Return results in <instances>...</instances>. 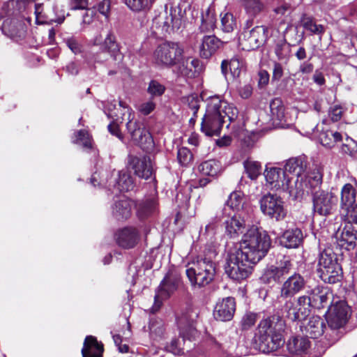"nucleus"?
<instances>
[{"mask_svg": "<svg viewBox=\"0 0 357 357\" xmlns=\"http://www.w3.org/2000/svg\"><path fill=\"white\" fill-rule=\"evenodd\" d=\"M157 208V202L154 199H147L136 204L137 215L141 220L146 219L153 215Z\"/></svg>", "mask_w": 357, "mask_h": 357, "instance_id": "obj_41", "label": "nucleus"}, {"mask_svg": "<svg viewBox=\"0 0 357 357\" xmlns=\"http://www.w3.org/2000/svg\"><path fill=\"white\" fill-rule=\"evenodd\" d=\"M135 143L143 149H149L153 145V137L149 131L144 126L131 137Z\"/></svg>", "mask_w": 357, "mask_h": 357, "instance_id": "obj_43", "label": "nucleus"}, {"mask_svg": "<svg viewBox=\"0 0 357 357\" xmlns=\"http://www.w3.org/2000/svg\"><path fill=\"white\" fill-rule=\"evenodd\" d=\"M342 108L340 105L331 107L328 111L329 117L333 122L340 121L342 118Z\"/></svg>", "mask_w": 357, "mask_h": 357, "instance_id": "obj_63", "label": "nucleus"}, {"mask_svg": "<svg viewBox=\"0 0 357 357\" xmlns=\"http://www.w3.org/2000/svg\"><path fill=\"white\" fill-rule=\"evenodd\" d=\"M187 8L190 10V6L179 4L168 10L165 5V9L153 17L152 27L162 34L181 31L187 22Z\"/></svg>", "mask_w": 357, "mask_h": 357, "instance_id": "obj_3", "label": "nucleus"}, {"mask_svg": "<svg viewBox=\"0 0 357 357\" xmlns=\"http://www.w3.org/2000/svg\"><path fill=\"white\" fill-rule=\"evenodd\" d=\"M107 116L109 119L112 120L107 126L108 131L112 135L116 136L121 141H123L124 137L120 130L119 125L123 123L124 119L122 116H119L118 114H114L113 113H107Z\"/></svg>", "mask_w": 357, "mask_h": 357, "instance_id": "obj_47", "label": "nucleus"}, {"mask_svg": "<svg viewBox=\"0 0 357 357\" xmlns=\"http://www.w3.org/2000/svg\"><path fill=\"white\" fill-rule=\"evenodd\" d=\"M273 51L278 61L287 63L291 56V45L284 36L279 37L274 41Z\"/></svg>", "mask_w": 357, "mask_h": 357, "instance_id": "obj_38", "label": "nucleus"}, {"mask_svg": "<svg viewBox=\"0 0 357 357\" xmlns=\"http://www.w3.org/2000/svg\"><path fill=\"white\" fill-rule=\"evenodd\" d=\"M328 307L326 320L330 330L335 331L344 328L351 316V308L347 302L343 300L332 301Z\"/></svg>", "mask_w": 357, "mask_h": 357, "instance_id": "obj_13", "label": "nucleus"}, {"mask_svg": "<svg viewBox=\"0 0 357 357\" xmlns=\"http://www.w3.org/2000/svg\"><path fill=\"white\" fill-rule=\"evenodd\" d=\"M307 168V162L303 157L291 158L289 159L284 166V172L293 174L296 177H301Z\"/></svg>", "mask_w": 357, "mask_h": 357, "instance_id": "obj_39", "label": "nucleus"}, {"mask_svg": "<svg viewBox=\"0 0 357 357\" xmlns=\"http://www.w3.org/2000/svg\"><path fill=\"white\" fill-rule=\"evenodd\" d=\"M260 211L267 218L280 222L287 214V209L283 199L277 194L268 192L259 200Z\"/></svg>", "mask_w": 357, "mask_h": 357, "instance_id": "obj_10", "label": "nucleus"}, {"mask_svg": "<svg viewBox=\"0 0 357 357\" xmlns=\"http://www.w3.org/2000/svg\"><path fill=\"white\" fill-rule=\"evenodd\" d=\"M267 29L257 26L250 31H243L245 47L247 50H255L263 45L266 40Z\"/></svg>", "mask_w": 357, "mask_h": 357, "instance_id": "obj_21", "label": "nucleus"}, {"mask_svg": "<svg viewBox=\"0 0 357 357\" xmlns=\"http://www.w3.org/2000/svg\"><path fill=\"white\" fill-rule=\"evenodd\" d=\"M225 233L231 238H236L246 229V222L241 213H236L225 220Z\"/></svg>", "mask_w": 357, "mask_h": 357, "instance_id": "obj_26", "label": "nucleus"}, {"mask_svg": "<svg viewBox=\"0 0 357 357\" xmlns=\"http://www.w3.org/2000/svg\"><path fill=\"white\" fill-rule=\"evenodd\" d=\"M244 199V194L243 192L240 190L234 191L230 194L226 204L234 211H236V213H241L243 214L241 209L243 207Z\"/></svg>", "mask_w": 357, "mask_h": 357, "instance_id": "obj_48", "label": "nucleus"}, {"mask_svg": "<svg viewBox=\"0 0 357 357\" xmlns=\"http://www.w3.org/2000/svg\"><path fill=\"white\" fill-rule=\"evenodd\" d=\"M63 43L75 54L82 52V45L75 36H68L63 38Z\"/></svg>", "mask_w": 357, "mask_h": 357, "instance_id": "obj_58", "label": "nucleus"}, {"mask_svg": "<svg viewBox=\"0 0 357 357\" xmlns=\"http://www.w3.org/2000/svg\"><path fill=\"white\" fill-rule=\"evenodd\" d=\"M112 215L118 220H124L131 215L130 201L126 199L116 201L112 206Z\"/></svg>", "mask_w": 357, "mask_h": 357, "instance_id": "obj_40", "label": "nucleus"}, {"mask_svg": "<svg viewBox=\"0 0 357 357\" xmlns=\"http://www.w3.org/2000/svg\"><path fill=\"white\" fill-rule=\"evenodd\" d=\"M186 275L192 286L202 287L210 284L216 274V264L206 257L198 259L186 269Z\"/></svg>", "mask_w": 357, "mask_h": 357, "instance_id": "obj_6", "label": "nucleus"}, {"mask_svg": "<svg viewBox=\"0 0 357 357\" xmlns=\"http://www.w3.org/2000/svg\"><path fill=\"white\" fill-rule=\"evenodd\" d=\"M256 264L234 245L227 250L225 271L231 280L241 281L249 277Z\"/></svg>", "mask_w": 357, "mask_h": 357, "instance_id": "obj_5", "label": "nucleus"}, {"mask_svg": "<svg viewBox=\"0 0 357 357\" xmlns=\"http://www.w3.org/2000/svg\"><path fill=\"white\" fill-rule=\"evenodd\" d=\"M196 41H201L199 52L203 59L211 57L223 45V43L214 35L200 36L199 40Z\"/></svg>", "mask_w": 357, "mask_h": 357, "instance_id": "obj_25", "label": "nucleus"}, {"mask_svg": "<svg viewBox=\"0 0 357 357\" xmlns=\"http://www.w3.org/2000/svg\"><path fill=\"white\" fill-rule=\"evenodd\" d=\"M326 328L324 320L319 316L310 317L306 324L301 326V329L305 336L312 339L321 336Z\"/></svg>", "mask_w": 357, "mask_h": 357, "instance_id": "obj_29", "label": "nucleus"}, {"mask_svg": "<svg viewBox=\"0 0 357 357\" xmlns=\"http://www.w3.org/2000/svg\"><path fill=\"white\" fill-rule=\"evenodd\" d=\"M301 23L303 27L313 34L323 35L326 31L321 24H317L314 18L306 13H303L301 17Z\"/></svg>", "mask_w": 357, "mask_h": 357, "instance_id": "obj_45", "label": "nucleus"}, {"mask_svg": "<svg viewBox=\"0 0 357 357\" xmlns=\"http://www.w3.org/2000/svg\"><path fill=\"white\" fill-rule=\"evenodd\" d=\"M1 31L12 40L20 41L26 36V26L22 17H8L2 24Z\"/></svg>", "mask_w": 357, "mask_h": 357, "instance_id": "obj_18", "label": "nucleus"}, {"mask_svg": "<svg viewBox=\"0 0 357 357\" xmlns=\"http://www.w3.org/2000/svg\"><path fill=\"white\" fill-rule=\"evenodd\" d=\"M131 116L132 114L129 113L127 118L128 122L126 123V128L132 137L134 134H135V132L141 129L143 126H142V125H140V123L137 121H133Z\"/></svg>", "mask_w": 357, "mask_h": 357, "instance_id": "obj_60", "label": "nucleus"}, {"mask_svg": "<svg viewBox=\"0 0 357 357\" xmlns=\"http://www.w3.org/2000/svg\"><path fill=\"white\" fill-rule=\"evenodd\" d=\"M310 347V342L305 337H292L287 343V349L289 354L294 356L306 353Z\"/></svg>", "mask_w": 357, "mask_h": 357, "instance_id": "obj_37", "label": "nucleus"}, {"mask_svg": "<svg viewBox=\"0 0 357 357\" xmlns=\"http://www.w3.org/2000/svg\"><path fill=\"white\" fill-rule=\"evenodd\" d=\"M343 228L341 235L337 238L336 249H345L349 251L355 248L357 245V230L353 223H348Z\"/></svg>", "mask_w": 357, "mask_h": 357, "instance_id": "obj_27", "label": "nucleus"}, {"mask_svg": "<svg viewBox=\"0 0 357 357\" xmlns=\"http://www.w3.org/2000/svg\"><path fill=\"white\" fill-rule=\"evenodd\" d=\"M305 186L312 195L314 192L321 191L323 181V173L320 167H316L304 176Z\"/></svg>", "mask_w": 357, "mask_h": 357, "instance_id": "obj_33", "label": "nucleus"}, {"mask_svg": "<svg viewBox=\"0 0 357 357\" xmlns=\"http://www.w3.org/2000/svg\"><path fill=\"white\" fill-rule=\"evenodd\" d=\"M93 45L99 47V51L93 55L95 62L106 61L107 58L103 56L105 54L109 55L114 61H121L123 58L121 46L112 30L108 31L104 40L100 34L97 35L93 40Z\"/></svg>", "mask_w": 357, "mask_h": 357, "instance_id": "obj_7", "label": "nucleus"}, {"mask_svg": "<svg viewBox=\"0 0 357 357\" xmlns=\"http://www.w3.org/2000/svg\"><path fill=\"white\" fill-rule=\"evenodd\" d=\"M265 338L266 340L263 341V342L259 339L253 340L255 348L263 353H270L276 351L284 343L282 335H270Z\"/></svg>", "mask_w": 357, "mask_h": 357, "instance_id": "obj_30", "label": "nucleus"}, {"mask_svg": "<svg viewBox=\"0 0 357 357\" xmlns=\"http://www.w3.org/2000/svg\"><path fill=\"white\" fill-rule=\"evenodd\" d=\"M181 284V276L174 268L169 269L160 282L158 289L157 294L154 297V305L152 307V312H155L162 305L159 298L167 299L173 295Z\"/></svg>", "mask_w": 357, "mask_h": 357, "instance_id": "obj_12", "label": "nucleus"}, {"mask_svg": "<svg viewBox=\"0 0 357 357\" xmlns=\"http://www.w3.org/2000/svg\"><path fill=\"white\" fill-rule=\"evenodd\" d=\"M165 349L167 351L172 353L174 355H181L183 353L178 339H173L170 343L167 344Z\"/></svg>", "mask_w": 357, "mask_h": 357, "instance_id": "obj_61", "label": "nucleus"}, {"mask_svg": "<svg viewBox=\"0 0 357 357\" xmlns=\"http://www.w3.org/2000/svg\"><path fill=\"white\" fill-rule=\"evenodd\" d=\"M294 178H287L285 181L284 186L283 188V190L287 191L291 197H292L294 199H297L303 197L304 193L306 192L307 194L308 190L305 186V181L303 180V176L296 177L295 181H294V185L291 183V180Z\"/></svg>", "mask_w": 357, "mask_h": 357, "instance_id": "obj_35", "label": "nucleus"}, {"mask_svg": "<svg viewBox=\"0 0 357 357\" xmlns=\"http://www.w3.org/2000/svg\"><path fill=\"white\" fill-rule=\"evenodd\" d=\"M139 236V232L135 227H127L119 231L116 242L120 247L130 249L137 244Z\"/></svg>", "mask_w": 357, "mask_h": 357, "instance_id": "obj_28", "label": "nucleus"}, {"mask_svg": "<svg viewBox=\"0 0 357 357\" xmlns=\"http://www.w3.org/2000/svg\"><path fill=\"white\" fill-rule=\"evenodd\" d=\"M307 281L298 272L289 274L280 287V298L282 300L294 298L300 292L305 291Z\"/></svg>", "mask_w": 357, "mask_h": 357, "instance_id": "obj_16", "label": "nucleus"}, {"mask_svg": "<svg viewBox=\"0 0 357 357\" xmlns=\"http://www.w3.org/2000/svg\"><path fill=\"white\" fill-rule=\"evenodd\" d=\"M222 29L225 32L230 33L236 27V22L234 15L227 13L221 19Z\"/></svg>", "mask_w": 357, "mask_h": 357, "instance_id": "obj_54", "label": "nucleus"}, {"mask_svg": "<svg viewBox=\"0 0 357 357\" xmlns=\"http://www.w3.org/2000/svg\"><path fill=\"white\" fill-rule=\"evenodd\" d=\"M341 255L329 247L319 252L317 273L324 282L335 284L342 280L343 272L340 262Z\"/></svg>", "mask_w": 357, "mask_h": 357, "instance_id": "obj_4", "label": "nucleus"}, {"mask_svg": "<svg viewBox=\"0 0 357 357\" xmlns=\"http://www.w3.org/2000/svg\"><path fill=\"white\" fill-rule=\"evenodd\" d=\"M119 192H128L135 188V183L131 175L125 170L119 172L118 178L114 185Z\"/></svg>", "mask_w": 357, "mask_h": 357, "instance_id": "obj_42", "label": "nucleus"}, {"mask_svg": "<svg viewBox=\"0 0 357 357\" xmlns=\"http://www.w3.org/2000/svg\"><path fill=\"white\" fill-rule=\"evenodd\" d=\"M246 14L250 17H256L262 13L266 6L261 0H241Z\"/></svg>", "mask_w": 357, "mask_h": 357, "instance_id": "obj_46", "label": "nucleus"}, {"mask_svg": "<svg viewBox=\"0 0 357 357\" xmlns=\"http://www.w3.org/2000/svg\"><path fill=\"white\" fill-rule=\"evenodd\" d=\"M243 66V61L238 56H235L231 59H224L222 61L221 72L226 79L229 74L232 78H237L241 75Z\"/></svg>", "mask_w": 357, "mask_h": 357, "instance_id": "obj_32", "label": "nucleus"}, {"mask_svg": "<svg viewBox=\"0 0 357 357\" xmlns=\"http://www.w3.org/2000/svg\"><path fill=\"white\" fill-rule=\"evenodd\" d=\"M340 206L346 211L345 221L357 224V190L351 183L342 188Z\"/></svg>", "mask_w": 357, "mask_h": 357, "instance_id": "obj_15", "label": "nucleus"}, {"mask_svg": "<svg viewBox=\"0 0 357 357\" xmlns=\"http://www.w3.org/2000/svg\"><path fill=\"white\" fill-rule=\"evenodd\" d=\"M183 52V47L178 43L166 41L156 47L153 57L158 66L170 68L181 61Z\"/></svg>", "mask_w": 357, "mask_h": 357, "instance_id": "obj_8", "label": "nucleus"}, {"mask_svg": "<svg viewBox=\"0 0 357 357\" xmlns=\"http://www.w3.org/2000/svg\"><path fill=\"white\" fill-rule=\"evenodd\" d=\"M236 311V301L234 297L229 296L218 302L214 309V318L220 321H228L232 319Z\"/></svg>", "mask_w": 357, "mask_h": 357, "instance_id": "obj_24", "label": "nucleus"}, {"mask_svg": "<svg viewBox=\"0 0 357 357\" xmlns=\"http://www.w3.org/2000/svg\"><path fill=\"white\" fill-rule=\"evenodd\" d=\"M309 309L321 310L328 306L332 302V293L329 289L321 284L307 285L305 294L299 296Z\"/></svg>", "mask_w": 357, "mask_h": 357, "instance_id": "obj_11", "label": "nucleus"}, {"mask_svg": "<svg viewBox=\"0 0 357 357\" xmlns=\"http://www.w3.org/2000/svg\"><path fill=\"white\" fill-rule=\"evenodd\" d=\"M129 166L139 178L147 180L153 174V167L149 156H130Z\"/></svg>", "mask_w": 357, "mask_h": 357, "instance_id": "obj_22", "label": "nucleus"}, {"mask_svg": "<svg viewBox=\"0 0 357 357\" xmlns=\"http://www.w3.org/2000/svg\"><path fill=\"white\" fill-rule=\"evenodd\" d=\"M284 75V68L282 63L273 61L272 82H278Z\"/></svg>", "mask_w": 357, "mask_h": 357, "instance_id": "obj_62", "label": "nucleus"}, {"mask_svg": "<svg viewBox=\"0 0 357 357\" xmlns=\"http://www.w3.org/2000/svg\"><path fill=\"white\" fill-rule=\"evenodd\" d=\"M264 175L267 183L271 185L272 188L279 189L282 188L283 189L287 177L282 169L266 167Z\"/></svg>", "mask_w": 357, "mask_h": 357, "instance_id": "obj_31", "label": "nucleus"}, {"mask_svg": "<svg viewBox=\"0 0 357 357\" xmlns=\"http://www.w3.org/2000/svg\"><path fill=\"white\" fill-rule=\"evenodd\" d=\"M186 100V103L188 104L190 109L193 111L194 116H197V112L200 107V100L199 97L196 95H190L185 98Z\"/></svg>", "mask_w": 357, "mask_h": 357, "instance_id": "obj_59", "label": "nucleus"}, {"mask_svg": "<svg viewBox=\"0 0 357 357\" xmlns=\"http://www.w3.org/2000/svg\"><path fill=\"white\" fill-rule=\"evenodd\" d=\"M281 308L282 317L293 322H301L311 314V310L303 303L300 296L295 298L284 299Z\"/></svg>", "mask_w": 357, "mask_h": 357, "instance_id": "obj_14", "label": "nucleus"}, {"mask_svg": "<svg viewBox=\"0 0 357 357\" xmlns=\"http://www.w3.org/2000/svg\"><path fill=\"white\" fill-rule=\"evenodd\" d=\"M279 319L278 316L273 315L261 320L256 329L253 340L259 339L263 342L266 340L265 337L268 336L282 335L277 329V326L282 325V323L279 322Z\"/></svg>", "mask_w": 357, "mask_h": 357, "instance_id": "obj_20", "label": "nucleus"}, {"mask_svg": "<svg viewBox=\"0 0 357 357\" xmlns=\"http://www.w3.org/2000/svg\"><path fill=\"white\" fill-rule=\"evenodd\" d=\"M243 167L251 180H256L261 174V166L259 162L247 160L243 162Z\"/></svg>", "mask_w": 357, "mask_h": 357, "instance_id": "obj_51", "label": "nucleus"}, {"mask_svg": "<svg viewBox=\"0 0 357 357\" xmlns=\"http://www.w3.org/2000/svg\"><path fill=\"white\" fill-rule=\"evenodd\" d=\"M216 18L215 15L208 8L202 16V22L197 31H195L191 36V38L198 40L200 36L206 35V33L213 30L215 26Z\"/></svg>", "mask_w": 357, "mask_h": 357, "instance_id": "obj_34", "label": "nucleus"}, {"mask_svg": "<svg viewBox=\"0 0 357 357\" xmlns=\"http://www.w3.org/2000/svg\"><path fill=\"white\" fill-rule=\"evenodd\" d=\"M342 151L353 158H357V144L352 139L347 137L346 142L342 146Z\"/></svg>", "mask_w": 357, "mask_h": 357, "instance_id": "obj_57", "label": "nucleus"}, {"mask_svg": "<svg viewBox=\"0 0 357 357\" xmlns=\"http://www.w3.org/2000/svg\"><path fill=\"white\" fill-rule=\"evenodd\" d=\"M192 153L189 149L186 147H181L178 149L177 153V159L181 165H188L192 160Z\"/></svg>", "mask_w": 357, "mask_h": 357, "instance_id": "obj_56", "label": "nucleus"}, {"mask_svg": "<svg viewBox=\"0 0 357 357\" xmlns=\"http://www.w3.org/2000/svg\"><path fill=\"white\" fill-rule=\"evenodd\" d=\"M294 10L290 3L282 1L278 6L274 8L273 11L277 15H284L287 13H290Z\"/></svg>", "mask_w": 357, "mask_h": 357, "instance_id": "obj_64", "label": "nucleus"}, {"mask_svg": "<svg viewBox=\"0 0 357 357\" xmlns=\"http://www.w3.org/2000/svg\"><path fill=\"white\" fill-rule=\"evenodd\" d=\"M198 317L197 310L188 307L185 312L177 319V324L179 329V334L185 339H190L195 332L194 323Z\"/></svg>", "mask_w": 357, "mask_h": 357, "instance_id": "obj_19", "label": "nucleus"}, {"mask_svg": "<svg viewBox=\"0 0 357 357\" xmlns=\"http://www.w3.org/2000/svg\"><path fill=\"white\" fill-rule=\"evenodd\" d=\"M257 314L252 312H246L242 317L240 321V328L241 331H248L256 323Z\"/></svg>", "mask_w": 357, "mask_h": 357, "instance_id": "obj_52", "label": "nucleus"}, {"mask_svg": "<svg viewBox=\"0 0 357 357\" xmlns=\"http://www.w3.org/2000/svg\"><path fill=\"white\" fill-rule=\"evenodd\" d=\"M103 345L91 335L86 336L82 349V357H102Z\"/></svg>", "mask_w": 357, "mask_h": 357, "instance_id": "obj_36", "label": "nucleus"}, {"mask_svg": "<svg viewBox=\"0 0 357 357\" xmlns=\"http://www.w3.org/2000/svg\"><path fill=\"white\" fill-rule=\"evenodd\" d=\"M125 3L134 11L150 8V0H126Z\"/></svg>", "mask_w": 357, "mask_h": 357, "instance_id": "obj_55", "label": "nucleus"}, {"mask_svg": "<svg viewBox=\"0 0 357 357\" xmlns=\"http://www.w3.org/2000/svg\"><path fill=\"white\" fill-rule=\"evenodd\" d=\"M199 169L205 175L215 176L221 171L222 166L216 160H208L203 162Z\"/></svg>", "mask_w": 357, "mask_h": 357, "instance_id": "obj_49", "label": "nucleus"}, {"mask_svg": "<svg viewBox=\"0 0 357 357\" xmlns=\"http://www.w3.org/2000/svg\"><path fill=\"white\" fill-rule=\"evenodd\" d=\"M303 234L302 230L294 226L285 229L279 237L280 245L287 249L299 248L303 242Z\"/></svg>", "mask_w": 357, "mask_h": 357, "instance_id": "obj_23", "label": "nucleus"}, {"mask_svg": "<svg viewBox=\"0 0 357 357\" xmlns=\"http://www.w3.org/2000/svg\"><path fill=\"white\" fill-rule=\"evenodd\" d=\"M294 269L292 260L289 256L284 255L275 265L266 267L260 277V280L266 284H281L291 273Z\"/></svg>", "mask_w": 357, "mask_h": 357, "instance_id": "obj_9", "label": "nucleus"}, {"mask_svg": "<svg viewBox=\"0 0 357 357\" xmlns=\"http://www.w3.org/2000/svg\"><path fill=\"white\" fill-rule=\"evenodd\" d=\"M271 247V238L268 232L255 226L248 229L243 234L240 245L241 249L247 258L258 263L268 253Z\"/></svg>", "mask_w": 357, "mask_h": 357, "instance_id": "obj_2", "label": "nucleus"}, {"mask_svg": "<svg viewBox=\"0 0 357 357\" xmlns=\"http://www.w3.org/2000/svg\"><path fill=\"white\" fill-rule=\"evenodd\" d=\"M313 210L321 215H328L335 210L338 197L332 192L321 190L312 195Z\"/></svg>", "mask_w": 357, "mask_h": 357, "instance_id": "obj_17", "label": "nucleus"}, {"mask_svg": "<svg viewBox=\"0 0 357 357\" xmlns=\"http://www.w3.org/2000/svg\"><path fill=\"white\" fill-rule=\"evenodd\" d=\"M206 113L202 118L201 130L207 136L219 135L220 130L229 121L227 128L238 117V110L220 96H210L206 100Z\"/></svg>", "mask_w": 357, "mask_h": 357, "instance_id": "obj_1", "label": "nucleus"}, {"mask_svg": "<svg viewBox=\"0 0 357 357\" xmlns=\"http://www.w3.org/2000/svg\"><path fill=\"white\" fill-rule=\"evenodd\" d=\"M342 140V134L332 130L322 131L319 135L320 143L322 146L328 149L334 147L337 142H340Z\"/></svg>", "mask_w": 357, "mask_h": 357, "instance_id": "obj_44", "label": "nucleus"}, {"mask_svg": "<svg viewBox=\"0 0 357 357\" xmlns=\"http://www.w3.org/2000/svg\"><path fill=\"white\" fill-rule=\"evenodd\" d=\"M270 109L273 119L282 121L284 118V107L280 98H274L270 102Z\"/></svg>", "mask_w": 357, "mask_h": 357, "instance_id": "obj_50", "label": "nucleus"}, {"mask_svg": "<svg viewBox=\"0 0 357 357\" xmlns=\"http://www.w3.org/2000/svg\"><path fill=\"white\" fill-rule=\"evenodd\" d=\"M165 86L158 81L153 79L149 82L147 92L152 98L161 96L165 91Z\"/></svg>", "mask_w": 357, "mask_h": 357, "instance_id": "obj_53", "label": "nucleus"}]
</instances>
